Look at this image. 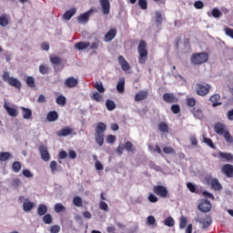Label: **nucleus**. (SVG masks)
I'll list each match as a JSON object with an SVG mask.
<instances>
[{
	"label": "nucleus",
	"instance_id": "49530a36",
	"mask_svg": "<svg viewBox=\"0 0 233 233\" xmlns=\"http://www.w3.org/2000/svg\"><path fill=\"white\" fill-rule=\"evenodd\" d=\"M186 103L187 106H190L191 108H194L196 106L197 100L194 97H187L186 99Z\"/></svg>",
	"mask_w": 233,
	"mask_h": 233
},
{
	"label": "nucleus",
	"instance_id": "1a4fd4ad",
	"mask_svg": "<svg viewBox=\"0 0 233 233\" xmlns=\"http://www.w3.org/2000/svg\"><path fill=\"white\" fill-rule=\"evenodd\" d=\"M64 85L66 88H76L79 85V80L74 76H69L65 80Z\"/></svg>",
	"mask_w": 233,
	"mask_h": 233
},
{
	"label": "nucleus",
	"instance_id": "e433bc0d",
	"mask_svg": "<svg viewBox=\"0 0 233 233\" xmlns=\"http://www.w3.org/2000/svg\"><path fill=\"white\" fill-rule=\"evenodd\" d=\"M94 88L97 90L100 94H105V87L103 86V82H96L94 84Z\"/></svg>",
	"mask_w": 233,
	"mask_h": 233
},
{
	"label": "nucleus",
	"instance_id": "2f4dec72",
	"mask_svg": "<svg viewBox=\"0 0 233 233\" xmlns=\"http://www.w3.org/2000/svg\"><path fill=\"white\" fill-rule=\"evenodd\" d=\"M48 212V208L45 204H40L37 208L38 216H45Z\"/></svg>",
	"mask_w": 233,
	"mask_h": 233
},
{
	"label": "nucleus",
	"instance_id": "e2e57ef3",
	"mask_svg": "<svg viewBox=\"0 0 233 233\" xmlns=\"http://www.w3.org/2000/svg\"><path fill=\"white\" fill-rule=\"evenodd\" d=\"M50 168L52 173L57 172V162L56 160L51 161L50 163Z\"/></svg>",
	"mask_w": 233,
	"mask_h": 233
},
{
	"label": "nucleus",
	"instance_id": "0eeeda50",
	"mask_svg": "<svg viewBox=\"0 0 233 233\" xmlns=\"http://www.w3.org/2000/svg\"><path fill=\"white\" fill-rule=\"evenodd\" d=\"M162 97L165 103H168L170 105L179 103V98H177L174 93H165Z\"/></svg>",
	"mask_w": 233,
	"mask_h": 233
},
{
	"label": "nucleus",
	"instance_id": "473e14b6",
	"mask_svg": "<svg viewBox=\"0 0 233 233\" xmlns=\"http://www.w3.org/2000/svg\"><path fill=\"white\" fill-rule=\"evenodd\" d=\"M50 63L53 66H57V65H61V63H63V59L57 56H53L50 57Z\"/></svg>",
	"mask_w": 233,
	"mask_h": 233
},
{
	"label": "nucleus",
	"instance_id": "7c9ffc66",
	"mask_svg": "<svg viewBox=\"0 0 233 233\" xmlns=\"http://www.w3.org/2000/svg\"><path fill=\"white\" fill-rule=\"evenodd\" d=\"M21 109L24 119H30L32 117V110H30V108L21 107Z\"/></svg>",
	"mask_w": 233,
	"mask_h": 233
},
{
	"label": "nucleus",
	"instance_id": "2eb2a0df",
	"mask_svg": "<svg viewBox=\"0 0 233 233\" xmlns=\"http://www.w3.org/2000/svg\"><path fill=\"white\" fill-rule=\"evenodd\" d=\"M148 90H141L135 95V101L139 103V101H145L148 97Z\"/></svg>",
	"mask_w": 233,
	"mask_h": 233
},
{
	"label": "nucleus",
	"instance_id": "5fc2aeb1",
	"mask_svg": "<svg viewBox=\"0 0 233 233\" xmlns=\"http://www.w3.org/2000/svg\"><path fill=\"white\" fill-rule=\"evenodd\" d=\"M43 221H44V223H45L46 225H50V224H52V221H53V219H52V215H50V214H46V215L44 216V218H43Z\"/></svg>",
	"mask_w": 233,
	"mask_h": 233
},
{
	"label": "nucleus",
	"instance_id": "f3484780",
	"mask_svg": "<svg viewBox=\"0 0 233 233\" xmlns=\"http://www.w3.org/2000/svg\"><path fill=\"white\" fill-rule=\"evenodd\" d=\"M116 35H117V30L116 28L110 29L105 35L104 37V41H106V43H108L110 41H112V39H114V37H116Z\"/></svg>",
	"mask_w": 233,
	"mask_h": 233
},
{
	"label": "nucleus",
	"instance_id": "6ab92c4d",
	"mask_svg": "<svg viewBox=\"0 0 233 233\" xmlns=\"http://www.w3.org/2000/svg\"><path fill=\"white\" fill-rule=\"evenodd\" d=\"M218 157L221 161H233L232 153L218 152Z\"/></svg>",
	"mask_w": 233,
	"mask_h": 233
},
{
	"label": "nucleus",
	"instance_id": "864d4df0",
	"mask_svg": "<svg viewBox=\"0 0 233 233\" xmlns=\"http://www.w3.org/2000/svg\"><path fill=\"white\" fill-rule=\"evenodd\" d=\"M124 148L127 152H133V150H134V144H132V142H130V141H127V142L125 143Z\"/></svg>",
	"mask_w": 233,
	"mask_h": 233
},
{
	"label": "nucleus",
	"instance_id": "8fccbe9b",
	"mask_svg": "<svg viewBox=\"0 0 233 233\" xmlns=\"http://www.w3.org/2000/svg\"><path fill=\"white\" fill-rule=\"evenodd\" d=\"M222 136L227 143L233 142L232 135H230V132H228V130L226 133H224Z\"/></svg>",
	"mask_w": 233,
	"mask_h": 233
},
{
	"label": "nucleus",
	"instance_id": "b1692460",
	"mask_svg": "<svg viewBox=\"0 0 233 233\" xmlns=\"http://www.w3.org/2000/svg\"><path fill=\"white\" fill-rule=\"evenodd\" d=\"M208 17H215V19H218V17H221V15H223V13L221 11H219V9L218 7H215L212 9L211 13L208 12Z\"/></svg>",
	"mask_w": 233,
	"mask_h": 233
},
{
	"label": "nucleus",
	"instance_id": "0e129e2a",
	"mask_svg": "<svg viewBox=\"0 0 233 233\" xmlns=\"http://www.w3.org/2000/svg\"><path fill=\"white\" fill-rule=\"evenodd\" d=\"M158 200H159V199L157 198V197H156V195H154V194H152V193H150V194L148 195V201H149L150 203H157Z\"/></svg>",
	"mask_w": 233,
	"mask_h": 233
},
{
	"label": "nucleus",
	"instance_id": "5701e85b",
	"mask_svg": "<svg viewBox=\"0 0 233 233\" xmlns=\"http://www.w3.org/2000/svg\"><path fill=\"white\" fill-rule=\"evenodd\" d=\"M5 109L6 110L7 114H9V116L11 117H17V109L14 108V107H10V106H8V104H5L4 105Z\"/></svg>",
	"mask_w": 233,
	"mask_h": 233
},
{
	"label": "nucleus",
	"instance_id": "f03ea898",
	"mask_svg": "<svg viewBox=\"0 0 233 233\" xmlns=\"http://www.w3.org/2000/svg\"><path fill=\"white\" fill-rule=\"evenodd\" d=\"M210 90H212V86L210 84L197 83L195 86V92L197 96H200L201 97L208 96V94H210Z\"/></svg>",
	"mask_w": 233,
	"mask_h": 233
},
{
	"label": "nucleus",
	"instance_id": "c9c22d12",
	"mask_svg": "<svg viewBox=\"0 0 233 233\" xmlns=\"http://www.w3.org/2000/svg\"><path fill=\"white\" fill-rule=\"evenodd\" d=\"M91 99L96 103H101V101H103V95L99 94V92H95L91 96Z\"/></svg>",
	"mask_w": 233,
	"mask_h": 233
},
{
	"label": "nucleus",
	"instance_id": "393cba45",
	"mask_svg": "<svg viewBox=\"0 0 233 233\" xmlns=\"http://www.w3.org/2000/svg\"><path fill=\"white\" fill-rule=\"evenodd\" d=\"M95 139L99 147H103V144L105 143V134L95 133Z\"/></svg>",
	"mask_w": 233,
	"mask_h": 233
},
{
	"label": "nucleus",
	"instance_id": "f8f14e48",
	"mask_svg": "<svg viewBox=\"0 0 233 233\" xmlns=\"http://www.w3.org/2000/svg\"><path fill=\"white\" fill-rule=\"evenodd\" d=\"M76 136V132H74V128L69 127L62 128L60 131L57 132V136L59 137H66V136Z\"/></svg>",
	"mask_w": 233,
	"mask_h": 233
},
{
	"label": "nucleus",
	"instance_id": "680f3d73",
	"mask_svg": "<svg viewBox=\"0 0 233 233\" xmlns=\"http://www.w3.org/2000/svg\"><path fill=\"white\" fill-rule=\"evenodd\" d=\"M187 187L189 191H191L193 194H196L198 191L196 190V185L192 184V182H188L187 184Z\"/></svg>",
	"mask_w": 233,
	"mask_h": 233
},
{
	"label": "nucleus",
	"instance_id": "6e6552de",
	"mask_svg": "<svg viewBox=\"0 0 233 233\" xmlns=\"http://www.w3.org/2000/svg\"><path fill=\"white\" fill-rule=\"evenodd\" d=\"M93 12H94V9L91 8L88 11H86V13L77 16L78 23L83 24V25H86V23L89 21L90 15H92Z\"/></svg>",
	"mask_w": 233,
	"mask_h": 233
},
{
	"label": "nucleus",
	"instance_id": "a18cd8bd",
	"mask_svg": "<svg viewBox=\"0 0 233 233\" xmlns=\"http://www.w3.org/2000/svg\"><path fill=\"white\" fill-rule=\"evenodd\" d=\"M158 130L160 132H164V133L168 132V125H167V123H165V122H160L158 124Z\"/></svg>",
	"mask_w": 233,
	"mask_h": 233
},
{
	"label": "nucleus",
	"instance_id": "dca6fc26",
	"mask_svg": "<svg viewBox=\"0 0 233 233\" xmlns=\"http://www.w3.org/2000/svg\"><path fill=\"white\" fill-rule=\"evenodd\" d=\"M39 150L43 161H50V153L48 152V148L45 146H41Z\"/></svg>",
	"mask_w": 233,
	"mask_h": 233
},
{
	"label": "nucleus",
	"instance_id": "7ed1b4c3",
	"mask_svg": "<svg viewBox=\"0 0 233 233\" xmlns=\"http://www.w3.org/2000/svg\"><path fill=\"white\" fill-rule=\"evenodd\" d=\"M191 65H203L208 61V54L206 52L195 53L190 58Z\"/></svg>",
	"mask_w": 233,
	"mask_h": 233
},
{
	"label": "nucleus",
	"instance_id": "4468645a",
	"mask_svg": "<svg viewBox=\"0 0 233 233\" xmlns=\"http://www.w3.org/2000/svg\"><path fill=\"white\" fill-rule=\"evenodd\" d=\"M214 130L218 136H223L228 129H227V126L218 122L214 126Z\"/></svg>",
	"mask_w": 233,
	"mask_h": 233
},
{
	"label": "nucleus",
	"instance_id": "9b49d317",
	"mask_svg": "<svg viewBox=\"0 0 233 233\" xmlns=\"http://www.w3.org/2000/svg\"><path fill=\"white\" fill-rule=\"evenodd\" d=\"M117 61L123 72H128V70H130V64L125 59V56H119Z\"/></svg>",
	"mask_w": 233,
	"mask_h": 233
},
{
	"label": "nucleus",
	"instance_id": "cd10ccee",
	"mask_svg": "<svg viewBox=\"0 0 233 233\" xmlns=\"http://www.w3.org/2000/svg\"><path fill=\"white\" fill-rule=\"evenodd\" d=\"M58 117H59V115L57 114L56 111H50L46 116L47 121H50V122L57 121Z\"/></svg>",
	"mask_w": 233,
	"mask_h": 233
},
{
	"label": "nucleus",
	"instance_id": "a211bd4d",
	"mask_svg": "<svg viewBox=\"0 0 233 233\" xmlns=\"http://www.w3.org/2000/svg\"><path fill=\"white\" fill-rule=\"evenodd\" d=\"M209 101L212 103V106L216 108V106L221 105V103H219V101H221V96L215 94L209 97Z\"/></svg>",
	"mask_w": 233,
	"mask_h": 233
},
{
	"label": "nucleus",
	"instance_id": "09e8293b",
	"mask_svg": "<svg viewBox=\"0 0 233 233\" xmlns=\"http://www.w3.org/2000/svg\"><path fill=\"white\" fill-rule=\"evenodd\" d=\"M73 205L75 207H83V199L80 197H75L73 198Z\"/></svg>",
	"mask_w": 233,
	"mask_h": 233
},
{
	"label": "nucleus",
	"instance_id": "412c9836",
	"mask_svg": "<svg viewBox=\"0 0 233 233\" xmlns=\"http://www.w3.org/2000/svg\"><path fill=\"white\" fill-rule=\"evenodd\" d=\"M100 5L102 6L103 14H110V2L108 0H100Z\"/></svg>",
	"mask_w": 233,
	"mask_h": 233
},
{
	"label": "nucleus",
	"instance_id": "a878e982",
	"mask_svg": "<svg viewBox=\"0 0 233 233\" xmlns=\"http://www.w3.org/2000/svg\"><path fill=\"white\" fill-rule=\"evenodd\" d=\"M116 90L118 94H125V78H120L116 84Z\"/></svg>",
	"mask_w": 233,
	"mask_h": 233
},
{
	"label": "nucleus",
	"instance_id": "79ce46f5",
	"mask_svg": "<svg viewBox=\"0 0 233 233\" xmlns=\"http://www.w3.org/2000/svg\"><path fill=\"white\" fill-rule=\"evenodd\" d=\"M164 225H166V227H174V225H176V221L174 220V218L172 217H167L164 220Z\"/></svg>",
	"mask_w": 233,
	"mask_h": 233
},
{
	"label": "nucleus",
	"instance_id": "37998d69",
	"mask_svg": "<svg viewBox=\"0 0 233 233\" xmlns=\"http://www.w3.org/2000/svg\"><path fill=\"white\" fill-rule=\"evenodd\" d=\"M8 23V16L6 15H2L0 16V26H7Z\"/></svg>",
	"mask_w": 233,
	"mask_h": 233
},
{
	"label": "nucleus",
	"instance_id": "4c0bfd02",
	"mask_svg": "<svg viewBox=\"0 0 233 233\" xmlns=\"http://www.w3.org/2000/svg\"><path fill=\"white\" fill-rule=\"evenodd\" d=\"M56 104L59 105V106H65L66 105V97L65 96H58L56 97Z\"/></svg>",
	"mask_w": 233,
	"mask_h": 233
},
{
	"label": "nucleus",
	"instance_id": "4be33fe9",
	"mask_svg": "<svg viewBox=\"0 0 233 233\" xmlns=\"http://www.w3.org/2000/svg\"><path fill=\"white\" fill-rule=\"evenodd\" d=\"M200 223L202 224V228H208V227L212 225V218L210 216H206L200 220Z\"/></svg>",
	"mask_w": 233,
	"mask_h": 233
},
{
	"label": "nucleus",
	"instance_id": "052dcab7",
	"mask_svg": "<svg viewBox=\"0 0 233 233\" xmlns=\"http://www.w3.org/2000/svg\"><path fill=\"white\" fill-rule=\"evenodd\" d=\"M147 225L152 227V225H156V218L154 216L147 217Z\"/></svg>",
	"mask_w": 233,
	"mask_h": 233
},
{
	"label": "nucleus",
	"instance_id": "f257e3e1",
	"mask_svg": "<svg viewBox=\"0 0 233 233\" xmlns=\"http://www.w3.org/2000/svg\"><path fill=\"white\" fill-rule=\"evenodd\" d=\"M138 52V63L139 65H145L148 59V50H147V42L141 40L137 46Z\"/></svg>",
	"mask_w": 233,
	"mask_h": 233
},
{
	"label": "nucleus",
	"instance_id": "774afa93",
	"mask_svg": "<svg viewBox=\"0 0 233 233\" xmlns=\"http://www.w3.org/2000/svg\"><path fill=\"white\" fill-rule=\"evenodd\" d=\"M203 141L204 143H206V145H208V147H210L211 148H214L215 146H214V142H212V139L210 138H207V137H203Z\"/></svg>",
	"mask_w": 233,
	"mask_h": 233
},
{
	"label": "nucleus",
	"instance_id": "20e7f679",
	"mask_svg": "<svg viewBox=\"0 0 233 233\" xmlns=\"http://www.w3.org/2000/svg\"><path fill=\"white\" fill-rule=\"evenodd\" d=\"M3 79L4 81H5V83H8L10 86H14L18 90H21V88L23 87V86L21 85V82L17 78L14 76H10V74L8 72L4 73Z\"/></svg>",
	"mask_w": 233,
	"mask_h": 233
},
{
	"label": "nucleus",
	"instance_id": "72a5a7b5",
	"mask_svg": "<svg viewBox=\"0 0 233 233\" xmlns=\"http://www.w3.org/2000/svg\"><path fill=\"white\" fill-rule=\"evenodd\" d=\"M23 208H24L25 212H30V210H32V208H34V203L26 200L23 204Z\"/></svg>",
	"mask_w": 233,
	"mask_h": 233
},
{
	"label": "nucleus",
	"instance_id": "bf43d9fd",
	"mask_svg": "<svg viewBox=\"0 0 233 233\" xmlns=\"http://www.w3.org/2000/svg\"><path fill=\"white\" fill-rule=\"evenodd\" d=\"M194 6L197 10H201L202 8H204L205 4L202 1L198 0L194 3Z\"/></svg>",
	"mask_w": 233,
	"mask_h": 233
},
{
	"label": "nucleus",
	"instance_id": "c03bdc74",
	"mask_svg": "<svg viewBox=\"0 0 233 233\" xmlns=\"http://www.w3.org/2000/svg\"><path fill=\"white\" fill-rule=\"evenodd\" d=\"M155 21L157 25H161L163 23V15H161V12L157 11L155 13Z\"/></svg>",
	"mask_w": 233,
	"mask_h": 233
},
{
	"label": "nucleus",
	"instance_id": "39448f33",
	"mask_svg": "<svg viewBox=\"0 0 233 233\" xmlns=\"http://www.w3.org/2000/svg\"><path fill=\"white\" fill-rule=\"evenodd\" d=\"M206 183L210 185L212 190L215 192H219V190H223V186L219 183V180L216 177H212V176H208L205 177Z\"/></svg>",
	"mask_w": 233,
	"mask_h": 233
},
{
	"label": "nucleus",
	"instance_id": "603ef678",
	"mask_svg": "<svg viewBox=\"0 0 233 233\" xmlns=\"http://www.w3.org/2000/svg\"><path fill=\"white\" fill-rule=\"evenodd\" d=\"M187 223H188V219L187 218V217L182 216L180 218L179 228H185V227H187Z\"/></svg>",
	"mask_w": 233,
	"mask_h": 233
},
{
	"label": "nucleus",
	"instance_id": "aec40b11",
	"mask_svg": "<svg viewBox=\"0 0 233 233\" xmlns=\"http://www.w3.org/2000/svg\"><path fill=\"white\" fill-rule=\"evenodd\" d=\"M191 114H193L196 119H203V110L201 109V107H193L191 109Z\"/></svg>",
	"mask_w": 233,
	"mask_h": 233
},
{
	"label": "nucleus",
	"instance_id": "f704fd0d",
	"mask_svg": "<svg viewBox=\"0 0 233 233\" xmlns=\"http://www.w3.org/2000/svg\"><path fill=\"white\" fill-rule=\"evenodd\" d=\"M25 83L29 88H35V79L34 76H27Z\"/></svg>",
	"mask_w": 233,
	"mask_h": 233
},
{
	"label": "nucleus",
	"instance_id": "ddd939ff",
	"mask_svg": "<svg viewBox=\"0 0 233 233\" xmlns=\"http://www.w3.org/2000/svg\"><path fill=\"white\" fill-rule=\"evenodd\" d=\"M222 174H225L227 177H233V166L230 164H225L221 167Z\"/></svg>",
	"mask_w": 233,
	"mask_h": 233
},
{
	"label": "nucleus",
	"instance_id": "ea45409f",
	"mask_svg": "<svg viewBox=\"0 0 233 233\" xmlns=\"http://www.w3.org/2000/svg\"><path fill=\"white\" fill-rule=\"evenodd\" d=\"M39 72H40V74H43V76H45L46 74H50V67H48V66H46V65H40Z\"/></svg>",
	"mask_w": 233,
	"mask_h": 233
},
{
	"label": "nucleus",
	"instance_id": "9d476101",
	"mask_svg": "<svg viewBox=\"0 0 233 233\" xmlns=\"http://www.w3.org/2000/svg\"><path fill=\"white\" fill-rule=\"evenodd\" d=\"M198 210L200 212H210L212 209V204L208 200H203L201 203L198 204Z\"/></svg>",
	"mask_w": 233,
	"mask_h": 233
},
{
	"label": "nucleus",
	"instance_id": "a19ab883",
	"mask_svg": "<svg viewBox=\"0 0 233 233\" xmlns=\"http://www.w3.org/2000/svg\"><path fill=\"white\" fill-rule=\"evenodd\" d=\"M106 106L110 112H112V110H116V103L110 99L106 100Z\"/></svg>",
	"mask_w": 233,
	"mask_h": 233
},
{
	"label": "nucleus",
	"instance_id": "13d9d810",
	"mask_svg": "<svg viewBox=\"0 0 233 233\" xmlns=\"http://www.w3.org/2000/svg\"><path fill=\"white\" fill-rule=\"evenodd\" d=\"M50 233H59L61 232V227L59 225H54L49 229Z\"/></svg>",
	"mask_w": 233,
	"mask_h": 233
},
{
	"label": "nucleus",
	"instance_id": "de8ad7c7",
	"mask_svg": "<svg viewBox=\"0 0 233 233\" xmlns=\"http://www.w3.org/2000/svg\"><path fill=\"white\" fill-rule=\"evenodd\" d=\"M65 210H66V208H65L63 204L57 203L55 205V212H56L57 214H59V212H65Z\"/></svg>",
	"mask_w": 233,
	"mask_h": 233
},
{
	"label": "nucleus",
	"instance_id": "bb28decb",
	"mask_svg": "<svg viewBox=\"0 0 233 233\" xmlns=\"http://www.w3.org/2000/svg\"><path fill=\"white\" fill-rule=\"evenodd\" d=\"M90 46V42H78L75 44L76 50H86Z\"/></svg>",
	"mask_w": 233,
	"mask_h": 233
},
{
	"label": "nucleus",
	"instance_id": "c85d7f7f",
	"mask_svg": "<svg viewBox=\"0 0 233 233\" xmlns=\"http://www.w3.org/2000/svg\"><path fill=\"white\" fill-rule=\"evenodd\" d=\"M106 132V125L103 122H99L96 128V134H105Z\"/></svg>",
	"mask_w": 233,
	"mask_h": 233
},
{
	"label": "nucleus",
	"instance_id": "58836bf2",
	"mask_svg": "<svg viewBox=\"0 0 233 233\" xmlns=\"http://www.w3.org/2000/svg\"><path fill=\"white\" fill-rule=\"evenodd\" d=\"M12 157L9 152H0V161H8Z\"/></svg>",
	"mask_w": 233,
	"mask_h": 233
},
{
	"label": "nucleus",
	"instance_id": "3c124183",
	"mask_svg": "<svg viewBox=\"0 0 233 233\" xmlns=\"http://www.w3.org/2000/svg\"><path fill=\"white\" fill-rule=\"evenodd\" d=\"M12 169L13 171H15V173L20 172L21 170V162L19 161H15L12 165Z\"/></svg>",
	"mask_w": 233,
	"mask_h": 233
},
{
	"label": "nucleus",
	"instance_id": "c756f323",
	"mask_svg": "<svg viewBox=\"0 0 233 233\" xmlns=\"http://www.w3.org/2000/svg\"><path fill=\"white\" fill-rule=\"evenodd\" d=\"M76 8H72L66 11L63 15L64 19H66V21H70V19H72V17L76 15Z\"/></svg>",
	"mask_w": 233,
	"mask_h": 233
},
{
	"label": "nucleus",
	"instance_id": "4d7b16f0",
	"mask_svg": "<svg viewBox=\"0 0 233 233\" xmlns=\"http://www.w3.org/2000/svg\"><path fill=\"white\" fill-rule=\"evenodd\" d=\"M171 112H173V114H179V112H181V107L177 104L172 105L171 106Z\"/></svg>",
	"mask_w": 233,
	"mask_h": 233
},
{
	"label": "nucleus",
	"instance_id": "69168bd1",
	"mask_svg": "<svg viewBox=\"0 0 233 233\" xmlns=\"http://www.w3.org/2000/svg\"><path fill=\"white\" fill-rule=\"evenodd\" d=\"M224 32L226 34V35H228V37H231V39H233V29L230 27H225Z\"/></svg>",
	"mask_w": 233,
	"mask_h": 233
},
{
	"label": "nucleus",
	"instance_id": "338daca9",
	"mask_svg": "<svg viewBox=\"0 0 233 233\" xmlns=\"http://www.w3.org/2000/svg\"><path fill=\"white\" fill-rule=\"evenodd\" d=\"M163 152H164V154H176V150H174V148H172L170 147H165L163 148Z\"/></svg>",
	"mask_w": 233,
	"mask_h": 233
},
{
	"label": "nucleus",
	"instance_id": "423d86ee",
	"mask_svg": "<svg viewBox=\"0 0 233 233\" xmlns=\"http://www.w3.org/2000/svg\"><path fill=\"white\" fill-rule=\"evenodd\" d=\"M153 192L159 198H168V189L165 186H154Z\"/></svg>",
	"mask_w": 233,
	"mask_h": 233
},
{
	"label": "nucleus",
	"instance_id": "6e6d98bb",
	"mask_svg": "<svg viewBox=\"0 0 233 233\" xmlns=\"http://www.w3.org/2000/svg\"><path fill=\"white\" fill-rule=\"evenodd\" d=\"M138 6L141 10H147V8H148V3L147 0H138Z\"/></svg>",
	"mask_w": 233,
	"mask_h": 233
}]
</instances>
